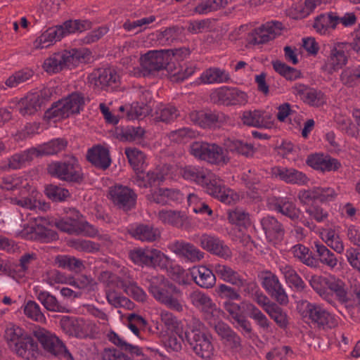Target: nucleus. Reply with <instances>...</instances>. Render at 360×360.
I'll use <instances>...</instances> for the list:
<instances>
[{"label":"nucleus","instance_id":"obj_50","mask_svg":"<svg viewBox=\"0 0 360 360\" xmlns=\"http://www.w3.org/2000/svg\"><path fill=\"white\" fill-rule=\"evenodd\" d=\"M37 155L36 148L25 150L21 153L14 154L8 160V166L10 169H18L26 165L32 160Z\"/></svg>","mask_w":360,"mask_h":360},{"label":"nucleus","instance_id":"obj_55","mask_svg":"<svg viewBox=\"0 0 360 360\" xmlns=\"http://www.w3.org/2000/svg\"><path fill=\"white\" fill-rule=\"evenodd\" d=\"M178 116V110L174 106L160 103L156 107L154 119L165 123H170L174 122Z\"/></svg>","mask_w":360,"mask_h":360},{"label":"nucleus","instance_id":"obj_36","mask_svg":"<svg viewBox=\"0 0 360 360\" xmlns=\"http://www.w3.org/2000/svg\"><path fill=\"white\" fill-rule=\"evenodd\" d=\"M199 79L204 84L229 83L231 80L227 70L217 67H211L204 70Z\"/></svg>","mask_w":360,"mask_h":360},{"label":"nucleus","instance_id":"obj_63","mask_svg":"<svg viewBox=\"0 0 360 360\" xmlns=\"http://www.w3.org/2000/svg\"><path fill=\"white\" fill-rule=\"evenodd\" d=\"M55 263L60 268L74 271H80L84 268L81 260L69 255H58L55 259Z\"/></svg>","mask_w":360,"mask_h":360},{"label":"nucleus","instance_id":"obj_42","mask_svg":"<svg viewBox=\"0 0 360 360\" xmlns=\"http://www.w3.org/2000/svg\"><path fill=\"white\" fill-rule=\"evenodd\" d=\"M34 225L32 226V230L38 236V239L48 242L57 238L56 233L49 228L51 222L48 219L39 217L34 218Z\"/></svg>","mask_w":360,"mask_h":360},{"label":"nucleus","instance_id":"obj_11","mask_svg":"<svg viewBox=\"0 0 360 360\" xmlns=\"http://www.w3.org/2000/svg\"><path fill=\"white\" fill-rule=\"evenodd\" d=\"M48 172L51 175L68 181H77L82 178L81 168L77 160L73 156L64 162L49 164Z\"/></svg>","mask_w":360,"mask_h":360},{"label":"nucleus","instance_id":"obj_26","mask_svg":"<svg viewBox=\"0 0 360 360\" xmlns=\"http://www.w3.org/2000/svg\"><path fill=\"white\" fill-rule=\"evenodd\" d=\"M218 101L226 105H245L248 102L247 94L238 89L221 86L216 91Z\"/></svg>","mask_w":360,"mask_h":360},{"label":"nucleus","instance_id":"obj_1","mask_svg":"<svg viewBox=\"0 0 360 360\" xmlns=\"http://www.w3.org/2000/svg\"><path fill=\"white\" fill-rule=\"evenodd\" d=\"M180 174L184 179L202 186L209 195L224 203L231 204L237 198L233 190L224 186L221 180L207 169L188 165L180 169Z\"/></svg>","mask_w":360,"mask_h":360},{"label":"nucleus","instance_id":"obj_37","mask_svg":"<svg viewBox=\"0 0 360 360\" xmlns=\"http://www.w3.org/2000/svg\"><path fill=\"white\" fill-rule=\"evenodd\" d=\"M278 268L290 287L294 288L297 290H303L305 288L306 285L304 281L292 266L285 262H281L278 264Z\"/></svg>","mask_w":360,"mask_h":360},{"label":"nucleus","instance_id":"obj_59","mask_svg":"<svg viewBox=\"0 0 360 360\" xmlns=\"http://www.w3.org/2000/svg\"><path fill=\"white\" fill-rule=\"evenodd\" d=\"M34 75L32 70L30 68H23L15 71L5 81V84L8 88H15L20 84L30 79Z\"/></svg>","mask_w":360,"mask_h":360},{"label":"nucleus","instance_id":"obj_43","mask_svg":"<svg viewBox=\"0 0 360 360\" xmlns=\"http://www.w3.org/2000/svg\"><path fill=\"white\" fill-rule=\"evenodd\" d=\"M337 20L335 13L321 14L315 18L313 27L320 34H327L336 27Z\"/></svg>","mask_w":360,"mask_h":360},{"label":"nucleus","instance_id":"obj_48","mask_svg":"<svg viewBox=\"0 0 360 360\" xmlns=\"http://www.w3.org/2000/svg\"><path fill=\"white\" fill-rule=\"evenodd\" d=\"M290 252L298 259L309 267H316L318 266L317 259L311 255L309 249L302 244H296L291 247Z\"/></svg>","mask_w":360,"mask_h":360},{"label":"nucleus","instance_id":"obj_16","mask_svg":"<svg viewBox=\"0 0 360 360\" xmlns=\"http://www.w3.org/2000/svg\"><path fill=\"white\" fill-rule=\"evenodd\" d=\"M108 195L115 206L125 212L133 209L136 204V193L126 186L116 184L110 187Z\"/></svg>","mask_w":360,"mask_h":360},{"label":"nucleus","instance_id":"obj_2","mask_svg":"<svg viewBox=\"0 0 360 360\" xmlns=\"http://www.w3.org/2000/svg\"><path fill=\"white\" fill-rule=\"evenodd\" d=\"M125 154L134 169L139 172L135 183L139 187L155 186L164 181L175 178L174 168L167 165L158 166L146 174L140 173L143 169L146 163V157L143 153L135 148H127L125 150Z\"/></svg>","mask_w":360,"mask_h":360},{"label":"nucleus","instance_id":"obj_51","mask_svg":"<svg viewBox=\"0 0 360 360\" xmlns=\"http://www.w3.org/2000/svg\"><path fill=\"white\" fill-rule=\"evenodd\" d=\"M107 287L105 292L106 298L110 304L118 308L124 307L127 309H131L133 306V303L126 297L120 295L116 290L122 289V288L117 287H110L106 284L103 283Z\"/></svg>","mask_w":360,"mask_h":360},{"label":"nucleus","instance_id":"obj_58","mask_svg":"<svg viewBox=\"0 0 360 360\" xmlns=\"http://www.w3.org/2000/svg\"><path fill=\"white\" fill-rule=\"evenodd\" d=\"M321 238L328 246L337 253L341 254L345 250L344 243L335 230L332 229L324 230L321 233Z\"/></svg>","mask_w":360,"mask_h":360},{"label":"nucleus","instance_id":"obj_6","mask_svg":"<svg viewBox=\"0 0 360 360\" xmlns=\"http://www.w3.org/2000/svg\"><path fill=\"white\" fill-rule=\"evenodd\" d=\"M108 338L117 347L105 348L101 354L103 360H150L142 356L140 347L127 342L115 332H110Z\"/></svg>","mask_w":360,"mask_h":360},{"label":"nucleus","instance_id":"obj_57","mask_svg":"<svg viewBox=\"0 0 360 360\" xmlns=\"http://www.w3.org/2000/svg\"><path fill=\"white\" fill-rule=\"evenodd\" d=\"M66 146L67 142L63 139H53L36 148V156L56 154L63 150Z\"/></svg>","mask_w":360,"mask_h":360},{"label":"nucleus","instance_id":"obj_39","mask_svg":"<svg viewBox=\"0 0 360 360\" xmlns=\"http://www.w3.org/2000/svg\"><path fill=\"white\" fill-rule=\"evenodd\" d=\"M311 248L318 257L317 261L319 260L330 269H333L337 266L338 262L337 257L322 243L319 240L314 241Z\"/></svg>","mask_w":360,"mask_h":360},{"label":"nucleus","instance_id":"obj_38","mask_svg":"<svg viewBox=\"0 0 360 360\" xmlns=\"http://www.w3.org/2000/svg\"><path fill=\"white\" fill-rule=\"evenodd\" d=\"M226 150L236 153L247 158L253 156L255 148L252 142L247 140L227 139L224 141Z\"/></svg>","mask_w":360,"mask_h":360},{"label":"nucleus","instance_id":"obj_30","mask_svg":"<svg viewBox=\"0 0 360 360\" xmlns=\"http://www.w3.org/2000/svg\"><path fill=\"white\" fill-rule=\"evenodd\" d=\"M260 224L266 238L273 243L282 240L284 229L282 224L274 217L266 215L260 219Z\"/></svg>","mask_w":360,"mask_h":360},{"label":"nucleus","instance_id":"obj_34","mask_svg":"<svg viewBox=\"0 0 360 360\" xmlns=\"http://www.w3.org/2000/svg\"><path fill=\"white\" fill-rule=\"evenodd\" d=\"M142 95L140 97V102L132 103L127 112V117L130 120L142 119L148 115L152 110L150 101L152 96L150 91H141Z\"/></svg>","mask_w":360,"mask_h":360},{"label":"nucleus","instance_id":"obj_17","mask_svg":"<svg viewBox=\"0 0 360 360\" xmlns=\"http://www.w3.org/2000/svg\"><path fill=\"white\" fill-rule=\"evenodd\" d=\"M306 313L310 321L319 328H333L338 324V318L320 304L307 303Z\"/></svg>","mask_w":360,"mask_h":360},{"label":"nucleus","instance_id":"obj_21","mask_svg":"<svg viewBox=\"0 0 360 360\" xmlns=\"http://www.w3.org/2000/svg\"><path fill=\"white\" fill-rule=\"evenodd\" d=\"M168 248L186 262H198L204 257V253L194 245L182 240H176L168 245Z\"/></svg>","mask_w":360,"mask_h":360},{"label":"nucleus","instance_id":"obj_15","mask_svg":"<svg viewBox=\"0 0 360 360\" xmlns=\"http://www.w3.org/2000/svg\"><path fill=\"white\" fill-rule=\"evenodd\" d=\"M56 226L63 232L70 234H83L89 226L84 217L75 209L72 208L66 215L55 221Z\"/></svg>","mask_w":360,"mask_h":360},{"label":"nucleus","instance_id":"obj_41","mask_svg":"<svg viewBox=\"0 0 360 360\" xmlns=\"http://www.w3.org/2000/svg\"><path fill=\"white\" fill-rule=\"evenodd\" d=\"M212 267L216 276L223 281L235 286L240 283L243 275L231 266L224 264H212Z\"/></svg>","mask_w":360,"mask_h":360},{"label":"nucleus","instance_id":"obj_61","mask_svg":"<svg viewBox=\"0 0 360 360\" xmlns=\"http://www.w3.org/2000/svg\"><path fill=\"white\" fill-rule=\"evenodd\" d=\"M340 79L349 86L360 84V65H352L342 70Z\"/></svg>","mask_w":360,"mask_h":360},{"label":"nucleus","instance_id":"obj_40","mask_svg":"<svg viewBox=\"0 0 360 360\" xmlns=\"http://www.w3.org/2000/svg\"><path fill=\"white\" fill-rule=\"evenodd\" d=\"M61 39L60 32L56 27H51L41 33L33 41V49H43L50 47Z\"/></svg>","mask_w":360,"mask_h":360},{"label":"nucleus","instance_id":"obj_20","mask_svg":"<svg viewBox=\"0 0 360 360\" xmlns=\"http://www.w3.org/2000/svg\"><path fill=\"white\" fill-rule=\"evenodd\" d=\"M50 91L44 89L40 91L28 94L19 103V112L22 115H32L39 110L49 99Z\"/></svg>","mask_w":360,"mask_h":360},{"label":"nucleus","instance_id":"obj_45","mask_svg":"<svg viewBox=\"0 0 360 360\" xmlns=\"http://www.w3.org/2000/svg\"><path fill=\"white\" fill-rule=\"evenodd\" d=\"M36 297L41 304L50 311L67 313V307L61 304L56 297L49 292L45 290H36Z\"/></svg>","mask_w":360,"mask_h":360},{"label":"nucleus","instance_id":"obj_33","mask_svg":"<svg viewBox=\"0 0 360 360\" xmlns=\"http://www.w3.org/2000/svg\"><path fill=\"white\" fill-rule=\"evenodd\" d=\"M191 276L194 282L203 288H211L216 283V274L213 268L210 269L205 266H193L190 269Z\"/></svg>","mask_w":360,"mask_h":360},{"label":"nucleus","instance_id":"obj_46","mask_svg":"<svg viewBox=\"0 0 360 360\" xmlns=\"http://www.w3.org/2000/svg\"><path fill=\"white\" fill-rule=\"evenodd\" d=\"M134 238L146 242H153L160 237L158 229L150 225L139 224L131 229Z\"/></svg>","mask_w":360,"mask_h":360},{"label":"nucleus","instance_id":"obj_24","mask_svg":"<svg viewBox=\"0 0 360 360\" xmlns=\"http://www.w3.org/2000/svg\"><path fill=\"white\" fill-rule=\"evenodd\" d=\"M243 123L247 126L257 128H271L273 116L271 113L259 110L244 111L241 115Z\"/></svg>","mask_w":360,"mask_h":360},{"label":"nucleus","instance_id":"obj_64","mask_svg":"<svg viewBox=\"0 0 360 360\" xmlns=\"http://www.w3.org/2000/svg\"><path fill=\"white\" fill-rule=\"evenodd\" d=\"M295 352L289 346L276 347L266 354V360H289L294 359Z\"/></svg>","mask_w":360,"mask_h":360},{"label":"nucleus","instance_id":"obj_31","mask_svg":"<svg viewBox=\"0 0 360 360\" xmlns=\"http://www.w3.org/2000/svg\"><path fill=\"white\" fill-rule=\"evenodd\" d=\"M19 356L26 360H34L39 354L37 342L30 335L20 339L12 349Z\"/></svg>","mask_w":360,"mask_h":360},{"label":"nucleus","instance_id":"obj_54","mask_svg":"<svg viewBox=\"0 0 360 360\" xmlns=\"http://www.w3.org/2000/svg\"><path fill=\"white\" fill-rule=\"evenodd\" d=\"M160 319L165 330L169 333H181V329H184L181 321L169 311L162 310L160 313Z\"/></svg>","mask_w":360,"mask_h":360},{"label":"nucleus","instance_id":"obj_53","mask_svg":"<svg viewBox=\"0 0 360 360\" xmlns=\"http://www.w3.org/2000/svg\"><path fill=\"white\" fill-rule=\"evenodd\" d=\"M189 117L194 124L202 128L211 127L219 120V115L212 112L193 111Z\"/></svg>","mask_w":360,"mask_h":360},{"label":"nucleus","instance_id":"obj_22","mask_svg":"<svg viewBox=\"0 0 360 360\" xmlns=\"http://www.w3.org/2000/svg\"><path fill=\"white\" fill-rule=\"evenodd\" d=\"M262 286L266 292L281 305H285L288 302V296L278 278L268 273L263 277Z\"/></svg>","mask_w":360,"mask_h":360},{"label":"nucleus","instance_id":"obj_10","mask_svg":"<svg viewBox=\"0 0 360 360\" xmlns=\"http://www.w3.org/2000/svg\"><path fill=\"white\" fill-rule=\"evenodd\" d=\"M169 56L162 51H150L141 57V74L146 77L165 69L170 74L173 63L168 61Z\"/></svg>","mask_w":360,"mask_h":360},{"label":"nucleus","instance_id":"obj_56","mask_svg":"<svg viewBox=\"0 0 360 360\" xmlns=\"http://www.w3.org/2000/svg\"><path fill=\"white\" fill-rule=\"evenodd\" d=\"M246 309L249 316L255 321L262 331L266 333L270 331L271 323L261 310L251 303L247 304Z\"/></svg>","mask_w":360,"mask_h":360},{"label":"nucleus","instance_id":"obj_4","mask_svg":"<svg viewBox=\"0 0 360 360\" xmlns=\"http://www.w3.org/2000/svg\"><path fill=\"white\" fill-rule=\"evenodd\" d=\"M186 340L190 348L199 357L207 359L213 354L211 336L205 333L204 325L199 319L191 317L186 321Z\"/></svg>","mask_w":360,"mask_h":360},{"label":"nucleus","instance_id":"obj_13","mask_svg":"<svg viewBox=\"0 0 360 360\" xmlns=\"http://www.w3.org/2000/svg\"><path fill=\"white\" fill-rule=\"evenodd\" d=\"M34 335L46 352L67 360L72 359L66 347L54 334L40 328L34 331Z\"/></svg>","mask_w":360,"mask_h":360},{"label":"nucleus","instance_id":"obj_8","mask_svg":"<svg viewBox=\"0 0 360 360\" xmlns=\"http://www.w3.org/2000/svg\"><path fill=\"white\" fill-rule=\"evenodd\" d=\"M351 49V44L345 42H336L331 45L323 66L324 72L333 75L342 69L348 62Z\"/></svg>","mask_w":360,"mask_h":360},{"label":"nucleus","instance_id":"obj_52","mask_svg":"<svg viewBox=\"0 0 360 360\" xmlns=\"http://www.w3.org/2000/svg\"><path fill=\"white\" fill-rule=\"evenodd\" d=\"M310 286L325 301H331V295L328 292L329 278L320 275H313L309 279Z\"/></svg>","mask_w":360,"mask_h":360},{"label":"nucleus","instance_id":"obj_29","mask_svg":"<svg viewBox=\"0 0 360 360\" xmlns=\"http://www.w3.org/2000/svg\"><path fill=\"white\" fill-rule=\"evenodd\" d=\"M307 163L314 169L321 172L335 171L340 166L338 160L323 153H315L309 155Z\"/></svg>","mask_w":360,"mask_h":360},{"label":"nucleus","instance_id":"obj_7","mask_svg":"<svg viewBox=\"0 0 360 360\" xmlns=\"http://www.w3.org/2000/svg\"><path fill=\"white\" fill-rule=\"evenodd\" d=\"M84 97L78 93H73L55 103L45 112V117L54 122L67 118L74 114H78L83 110Z\"/></svg>","mask_w":360,"mask_h":360},{"label":"nucleus","instance_id":"obj_27","mask_svg":"<svg viewBox=\"0 0 360 360\" xmlns=\"http://www.w3.org/2000/svg\"><path fill=\"white\" fill-rule=\"evenodd\" d=\"M72 65V55L66 50L55 53L46 58L43 64L44 70L49 73H56L65 68Z\"/></svg>","mask_w":360,"mask_h":360},{"label":"nucleus","instance_id":"obj_9","mask_svg":"<svg viewBox=\"0 0 360 360\" xmlns=\"http://www.w3.org/2000/svg\"><path fill=\"white\" fill-rule=\"evenodd\" d=\"M129 256L133 262L138 265L167 269L171 264L168 256L154 248H136L130 252Z\"/></svg>","mask_w":360,"mask_h":360},{"label":"nucleus","instance_id":"obj_35","mask_svg":"<svg viewBox=\"0 0 360 360\" xmlns=\"http://www.w3.org/2000/svg\"><path fill=\"white\" fill-rule=\"evenodd\" d=\"M337 193L330 187H315L312 191H302L299 193V198L306 204H309L311 199H316L321 202L332 201Z\"/></svg>","mask_w":360,"mask_h":360},{"label":"nucleus","instance_id":"obj_18","mask_svg":"<svg viewBox=\"0 0 360 360\" xmlns=\"http://www.w3.org/2000/svg\"><path fill=\"white\" fill-rule=\"evenodd\" d=\"M120 77L112 68H99L91 73V84L96 87L106 91H112L120 84Z\"/></svg>","mask_w":360,"mask_h":360},{"label":"nucleus","instance_id":"obj_23","mask_svg":"<svg viewBox=\"0 0 360 360\" xmlns=\"http://www.w3.org/2000/svg\"><path fill=\"white\" fill-rule=\"evenodd\" d=\"M191 304L196 308L202 310L206 319L210 317H218L220 311L213 303L212 299L205 293L196 290L191 292L188 295Z\"/></svg>","mask_w":360,"mask_h":360},{"label":"nucleus","instance_id":"obj_14","mask_svg":"<svg viewBox=\"0 0 360 360\" xmlns=\"http://www.w3.org/2000/svg\"><path fill=\"white\" fill-rule=\"evenodd\" d=\"M34 335L46 352L67 360L72 359L66 347L54 334L40 328L34 331Z\"/></svg>","mask_w":360,"mask_h":360},{"label":"nucleus","instance_id":"obj_12","mask_svg":"<svg viewBox=\"0 0 360 360\" xmlns=\"http://www.w3.org/2000/svg\"><path fill=\"white\" fill-rule=\"evenodd\" d=\"M190 152L195 158L212 164L225 162L223 148L215 143L195 141L191 145Z\"/></svg>","mask_w":360,"mask_h":360},{"label":"nucleus","instance_id":"obj_62","mask_svg":"<svg viewBox=\"0 0 360 360\" xmlns=\"http://www.w3.org/2000/svg\"><path fill=\"white\" fill-rule=\"evenodd\" d=\"M229 221L240 227L247 228L251 224L250 214L242 208H235L228 212Z\"/></svg>","mask_w":360,"mask_h":360},{"label":"nucleus","instance_id":"obj_60","mask_svg":"<svg viewBox=\"0 0 360 360\" xmlns=\"http://www.w3.org/2000/svg\"><path fill=\"white\" fill-rule=\"evenodd\" d=\"M266 313L273 319L275 323L282 329L287 328L288 325V317L286 312L276 304L268 306Z\"/></svg>","mask_w":360,"mask_h":360},{"label":"nucleus","instance_id":"obj_32","mask_svg":"<svg viewBox=\"0 0 360 360\" xmlns=\"http://www.w3.org/2000/svg\"><path fill=\"white\" fill-rule=\"evenodd\" d=\"M328 292L331 295V301H326L333 305L338 300L341 303H345L349 300L348 286L340 278L334 276L329 277Z\"/></svg>","mask_w":360,"mask_h":360},{"label":"nucleus","instance_id":"obj_19","mask_svg":"<svg viewBox=\"0 0 360 360\" xmlns=\"http://www.w3.org/2000/svg\"><path fill=\"white\" fill-rule=\"evenodd\" d=\"M282 28V24L278 21L267 22L255 29L249 34L248 40L249 43L252 44L266 43L280 34Z\"/></svg>","mask_w":360,"mask_h":360},{"label":"nucleus","instance_id":"obj_47","mask_svg":"<svg viewBox=\"0 0 360 360\" xmlns=\"http://www.w3.org/2000/svg\"><path fill=\"white\" fill-rule=\"evenodd\" d=\"M274 206L272 209L278 212L289 217L290 219L297 220L300 215V211L292 202L287 200L285 198H276L273 199Z\"/></svg>","mask_w":360,"mask_h":360},{"label":"nucleus","instance_id":"obj_44","mask_svg":"<svg viewBox=\"0 0 360 360\" xmlns=\"http://www.w3.org/2000/svg\"><path fill=\"white\" fill-rule=\"evenodd\" d=\"M158 219L165 224L182 228L188 218L184 212L162 209L158 213Z\"/></svg>","mask_w":360,"mask_h":360},{"label":"nucleus","instance_id":"obj_5","mask_svg":"<svg viewBox=\"0 0 360 360\" xmlns=\"http://www.w3.org/2000/svg\"><path fill=\"white\" fill-rule=\"evenodd\" d=\"M98 280L110 287L122 288L126 294L136 301L143 302L146 299V293L134 281L128 268L122 267L119 271V275L108 271H102L98 276Z\"/></svg>","mask_w":360,"mask_h":360},{"label":"nucleus","instance_id":"obj_25","mask_svg":"<svg viewBox=\"0 0 360 360\" xmlns=\"http://www.w3.org/2000/svg\"><path fill=\"white\" fill-rule=\"evenodd\" d=\"M200 246L205 250L221 258L228 259L231 255L229 248L218 237L203 234L200 238Z\"/></svg>","mask_w":360,"mask_h":360},{"label":"nucleus","instance_id":"obj_49","mask_svg":"<svg viewBox=\"0 0 360 360\" xmlns=\"http://www.w3.org/2000/svg\"><path fill=\"white\" fill-rule=\"evenodd\" d=\"M111 162L108 150L97 145L91 148V165L101 169H107Z\"/></svg>","mask_w":360,"mask_h":360},{"label":"nucleus","instance_id":"obj_3","mask_svg":"<svg viewBox=\"0 0 360 360\" xmlns=\"http://www.w3.org/2000/svg\"><path fill=\"white\" fill-rule=\"evenodd\" d=\"M148 290L158 302L172 310H184L182 292L162 275L153 276L148 279Z\"/></svg>","mask_w":360,"mask_h":360},{"label":"nucleus","instance_id":"obj_28","mask_svg":"<svg viewBox=\"0 0 360 360\" xmlns=\"http://www.w3.org/2000/svg\"><path fill=\"white\" fill-rule=\"evenodd\" d=\"M271 174L288 184L304 185L309 181L305 174L294 168L276 167L271 169Z\"/></svg>","mask_w":360,"mask_h":360}]
</instances>
